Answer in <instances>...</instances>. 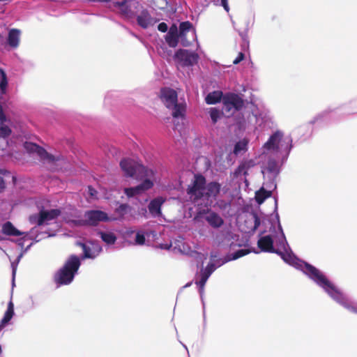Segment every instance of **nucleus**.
<instances>
[{
  "mask_svg": "<svg viewBox=\"0 0 357 357\" xmlns=\"http://www.w3.org/2000/svg\"><path fill=\"white\" fill-rule=\"evenodd\" d=\"M89 190L90 191L91 195H93V191L95 192V190L91 186L89 187Z\"/></svg>",
  "mask_w": 357,
  "mask_h": 357,
  "instance_id": "obj_60",
  "label": "nucleus"
},
{
  "mask_svg": "<svg viewBox=\"0 0 357 357\" xmlns=\"http://www.w3.org/2000/svg\"><path fill=\"white\" fill-rule=\"evenodd\" d=\"M220 5L224 8V9L226 12L229 13V6L228 4V0H221Z\"/></svg>",
  "mask_w": 357,
  "mask_h": 357,
  "instance_id": "obj_53",
  "label": "nucleus"
},
{
  "mask_svg": "<svg viewBox=\"0 0 357 357\" xmlns=\"http://www.w3.org/2000/svg\"><path fill=\"white\" fill-rule=\"evenodd\" d=\"M174 58L183 67H192L197 63L199 55L195 52L179 49L176 51Z\"/></svg>",
  "mask_w": 357,
  "mask_h": 357,
  "instance_id": "obj_11",
  "label": "nucleus"
},
{
  "mask_svg": "<svg viewBox=\"0 0 357 357\" xmlns=\"http://www.w3.org/2000/svg\"><path fill=\"white\" fill-rule=\"evenodd\" d=\"M249 139L244 137L238 140L234 144L233 153L238 156L241 154L245 153L248 151Z\"/></svg>",
  "mask_w": 357,
  "mask_h": 357,
  "instance_id": "obj_30",
  "label": "nucleus"
},
{
  "mask_svg": "<svg viewBox=\"0 0 357 357\" xmlns=\"http://www.w3.org/2000/svg\"><path fill=\"white\" fill-rule=\"evenodd\" d=\"M230 261H231V259L229 257V255L227 254L223 258H220V259H215L214 263L215 264V266H217V268H218Z\"/></svg>",
  "mask_w": 357,
  "mask_h": 357,
  "instance_id": "obj_46",
  "label": "nucleus"
},
{
  "mask_svg": "<svg viewBox=\"0 0 357 357\" xmlns=\"http://www.w3.org/2000/svg\"><path fill=\"white\" fill-rule=\"evenodd\" d=\"M192 282L187 283L183 287H188L191 285Z\"/></svg>",
  "mask_w": 357,
  "mask_h": 357,
  "instance_id": "obj_61",
  "label": "nucleus"
},
{
  "mask_svg": "<svg viewBox=\"0 0 357 357\" xmlns=\"http://www.w3.org/2000/svg\"><path fill=\"white\" fill-rule=\"evenodd\" d=\"M183 347L188 351V348H187V346L183 343H181Z\"/></svg>",
  "mask_w": 357,
  "mask_h": 357,
  "instance_id": "obj_62",
  "label": "nucleus"
},
{
  "mask_svg": "<svg viewBox=\"0 0 357 357\" xmlns=\"http://www.w3.org/2000/svg\"><path fill=\"white\" fill-rule=\"evenodd\" d=\"M280 172V167L275 159H269L267 161L266 168L261 170L264 178H266V176L277 178Z\"/></svg>",
  "mask_w": 357,
  "mask_h": 357,
  "instance_id": "obj_21",
  "label": "nucleus"
},
{
  "mask_svg": "<svg viewBox=\"0 0 357 357\" xmlns=\"http://www.w3.org/2000/svg\"><path fill=\"white\" fill-rule=\"evenodd\" d=\"M235 123L240 130L253 129L254 123L251 118V113H249L246 116L244 115L238 116L236 118Z\"/></svg>",
  "mask_w": 357,
  "mask_h": 357,
  "instance_id": "obj_24",
  "label": "nucleus"
},
{
  "mask_svg": "<svg viewBox=\"0 0 357 357\" xmlns=\"http://www.w3.org/2000/svg\"><path fill=\"white\" fill-rule=\"evenodd\" d=\"M24 255V253L22 251V252L17 256V259L15 261H17V264H18L21 259V258L23 257V255Z\"/></svg>",
  "mask_w": 357,
  "mask_h": 357,
  "instance_id": "obj_59",
  "label": "nucleus"
},
{
  "mask_svg": "<svg viewBox=\"0 0 357 357\" xmlns=\"http://www.w3.org/2000/svg\"><path fill=\"white\" fill-rule=\"evenodd\" d=\"M205 220L213 228H220L224 224V220L221 216L213 211H209L206 215Z\"/></svg>",
  "mask_w": 357,
  "mask_h": 357,
  "instance_id": "obj_25",
  "label": "nucleus"
},
{
  "mask_svg": "<svg viewBox=\"0 0 357 357\" xmlns=\"http://www.w3.org/2000/svg\"><path fill=\"white\" fill-rule=\"evenodd\" d=\"M77 245L81 247L83 250V255L82 256V259H95V255H93V252L92 251L91 247L89 245L82 243V242H77Z\"/></svg>",
  "mask_w": 357,
  "mask_h": 357,
  "instance_id": "obj_34",
  "label": "nucleus"
},
{
  "mask_svg": "<svg viewBox=\"0 0 357 357\" xmlns=\"http://www.w3.org/2000/svg\"><path fill=\"white\" fill-rule=\"evenodd\" d=\"M145 235L142 231H137L135 236V243L137 245H142L145 243Z\"/></svg>",
  "mask_w": 357,
  "mask_h": 357,
  "instance_id": "obj_44",
  "label": "nucleus"
},
{
  "mask_svg": "<svg viewBox=\"0 0 357 357\" xmlns=\"http://www.w3.org/2000/svg\"><path fill=\"white\" fill-rule=\"evenodd\" d=\"M217 266H215V264L214 262L210 261L205 268L202 266L200 270V279L199 280L195 281V284L198 287V291L200 295V298L202 300V305H203V331H205L206 321V314H205V303L204 301V287L210 276L212 273L216 270Z\"/></svg>",
  "mask_w": 357,
  "mask_h": 357,
  "instance_id": "obj_7",
  "label": "nucleus"
},
{
  "mask_svg": "<svg viewBox=\"0 0 357 357\" xmlns=\"http://www.w3.org/2000/svg\"><path fill=\"white\" fill-rule=\"evenodd\" d=\"M169 109L172 111V115L174 119L185 117V105L181 103H175Z\"/></svg>",
  "mask_w": 357,
  "mask_h": 357,
  "instance_id": "obj_32",
  "label": "nucleus"
},
{
  "mask_svg": "<svg viewBox=\"0 0 357 357\" xmlns=\"http://www.w3.org/2000/svg\"><path fill=\"white\" fill-rule=\"evenodd\" d=\"M24 236L16 241L17 244L23 248L24 242L26 238L28 236L29 239L34 241L35 243H38L41 240L52 236V235L48 234L47 231H41L37 227H33L28 233H24Z\"/></svg>",
  "mask_w": 357,
  "mask_h": 357,
  "instance_id": "obj_14",
  "label": "nucleus"
},
{
  "mask_svg": "<svg viewBox=\"0 0 357 357\" xmlns=\"http://www.w3.org/2000/svg\"><path fill=\"white\" fill-rule=\"evenodd\" d=\"M271 190H266L264 187L260 188L255 193V200L259 204H261L268 197H271Z\"/></svg>",
  "mask_w": 357,
  "mask_h": 357,
  "instance_id": "obj_36",
  "label": "nucleus"
},
{
  "mask_svg": "<svg viewBox=\"0 0 357 357\" xmlns=\"http://www.w3.org/2000/svg\"><path fill=\"white\" fill-rule=\"evenodd\" d=\"M11 132L12 130L8 126L3 124V123H0V137L9 138Z\"/></svg>",
  "mask_w": 357,
  "mask_h": 357,
  "instance_id": "obj_42",
  "label": "nucleus"
},
{
  "mask_svg": "<svg viewBox=\"0 0 357 357\" xmlns=\"http://www.w3.org/2000/svg\"><path fill=\"white\" fill-rule=\"evenodd\" d=\"M61 211L57 208L50 210H41L38 213L29 216V222L31 224H36L38 229L40 226L48 225L52 221L59 217Z\"/></svg>",
  "mask_w": 357,
  "mask_h": 357,
  "instance_id": "obj_8",
  "label": "nucleus"
},
{
  "mask_svg": "<svg viewBox=\"0 0 357 357\" xmlns=\"http://www.w3.org/2000/svg\"><path fill=\"white\" fill-rule=\"evenodd\" d=\"M254 165V162L252 160L241 162L234 171V175L238 176L241 174L246 176L248 174V170Z\"/></svg>",
  "mask_w": 357,
  "mask_h": 357,
  "instance_id": "obj_33",
  "label": "nucleus"
},
{
  "mask_svg": "<svg viewBox=\"0 0 357 357\" xmlns=\"http://www.w3.org/2000/svg\"><path fill=\"white\" fill-rule=\"evenodd\" d=\"M224 95L221 91H213L207 94L205 101L208 105H215L221 100L223 102Z\"/></svg>",
  "mask_w": 357,
  "mask_h": 357,
  "instance_id": "obj_31",
  "label": "nucleus"
},
{
  "mask_svg": "<svg viewBox=\"0 0 357 357\" xmlns=\"http://www.w3.org/2000/svg\"><path fill=\"white\" fill-rule=\"evenodd\" d=\"M98 234L102 241L107 243L108 245L114 244L116 241V236L112 232L100 231L98 232Z\"/></svg>",
  "mask_w": 357,
  "mask_h": 357,
  "instance_id": "obj_35",
  "label": "nucleus"
},
{
  "mask_svg": "<svg viewBox=\"0 0 357 357\" xmlns=\"http://www.w3.org/2000/svg\"><path fill=\"white\" fill-rule=\"evenodd\" d=\"M263 147L267 151L280 153L282 155L281 162L282 165L287 160L293 148V140L291 136L284 138V132L277 130L270 135Z\"/></svg>",
  "mask_w": 357,
  "mask_h": 357,
  "instance_id": "obj_4",
  "label": "nucleus"
},
{
  "mask_svg": "<svg viewBox=\"0 0 357 357\" xmlns=\"http://www.w3.org/2000/svg\"><path fill=\"white\" fill-rule=\"evenodd\" d=\"M142 10L136 15L137 24L143 29H147L150 26L154 25L157 20L151 17L149 11L141 6Z\"/></svg>",
  "mask_w": 357,
  "mask_h": 357,
  "instance_id": "obj_17",
  "label": "nucleus"
},
{
  "mask_svg": "<svg viewBox=\"0 0 357 357\" xmlns=\"http://www.w3.org/2000/svg\"><path fill=\"white\" fill-rule=\"evenodd\" d=\"M20 31L17 29H11L8 31L7 42L12 48H17L20 43Z\"/></svg>",
  "mask_w": 357,
  "mask_h": 357,
  "instance_id": "obj_28",
  "label": "nucleus"
},
{
  "mask_svg": "<svg viewBox=\"0 0 357 357\" xmlns=\"http://www.w3.org/2000/svg\"><path fill=\"white\" fill-rule=\"evenodd\" d=\"M15 314L14 304L12 301L8 303L7 310H6L3 318L0 321V332L8 325Z\"/></svg>",
  "mask_w": 357,
  "mask_h": 357,
  "instance_id": "obj_27",
  "label": "nucleus"
},
{
  "mask_svg": "<svg viewBox=\"0 0 357 357\" xmlns=\"http://www.w3.org/2000/svg\"><path fill=\"white\" fill-rule=\"evenodd\" d=\"M245 58V54L243 52H239L236 58L233 61L234 64H238L242 61Z\"/></svg>",
  "mask_w": 357,
  "mask_h": 357,
  "instance_id": "obj_50",
  "label": "nucleus"
},
{
  "mask_svg": "<svg viewBox=\"0 0 357 357\" xmlns=\"http://www.w3.org/2000/svg\"><path fill=\"white\" fill-rule=\"evenodd\" d=\"M222 104L227 112L239 111L244 107V100L238 94L228 92L224 95Z\"/></svg>",
  "mask_w": 357,
  "mask_h": 357,
  "instance_id": "obj_13",
  "label": "nucleus"
},
{
  "mask_svg": "<svg viewBox=\"0 0 357 357\" xmlns=\"http://www.w3.org/2000/svg\"><path fill=\"white\" fill-rule=\"evenodd\" d=\"M80 266V258L75 255H70L63 266L54 275L53 280L56 288L71 284L77 274Z\"/></svg>",
  "mask_w": 357,
  "mask_h": 357,
  "instance_id": "obj_5",
  "label": "nucleus"
},
{
  "mask_svg": "<svg viewBox=\"0 0 357 357\" xmlns=\"http://www.w3.org/2000/svg\"><path fill=\"white\" fill-rule=\"evenodd\" d=\"M6 120V116L3 112L1 105H0V121H1V123H3Z\"/></svg>",
  "mask_w": 357,
  "mask_h": 357,
  "instance_id": "obj_54",
  "label": "nucleus"
},
{
  "mask_svg": "<svg viewBox=\"0 0 357 357\" xmlns=\"http://www.w3.org/2000/svg\"><path fill=\"white\" fill-rule=\"evenodd\" d=\"M335 302L342 306L346 310L349 312L357 314V302L351 299L349 296H347L345 294H344L342 291L339 294L338 297L336 298Z\"/></svg>",
  "mask_w": 357,
  "mask_h": 357,
  "instance_id": "obj_19",
  "label": "nucleus"
},
{
  "mask_svg": "<svg viewBox=\"0 0 357 357\" xmlns=\"http://www.w3.org/2000/svg\"><path fill=\"white\" fill-rule=\"evenodd\" d=\"M180 34L177 26L173 24L169 29L165 36V40L170 47H176L178 45Z\"/></svg>",
  "mask_w": 357,
  "mask_h": 357,
  "instance_id": "obj_22",
  "label": "nucleus"
},
{
  "mask_svg": "<svg viewBox=\"0 0 357 357\" xmlns=\"http://www.w3.org/2000/svg\"><path fill=\"white\" fill-rule=\"evenodd\" d=\"M206 183V179L202 174H195L192 183L188 186V195L197 200L204 199Z\"/></svg>",
  "mask_w": 357,
  "mask_h": 357,
  "instance_id": "obj_9",
  "label": "nucleus"
},
{
  "mask_svg": "<svg viewBox=\"0 0 357 357\" xmlns=\"http://www.w3.org/2000/svg\"><path fill=\"white\" fill-rule=\"evenodd\" d=\"M222 185L218 181H210L206 183L204 198L216 199L220 192Z\"/></svg>",
  "mask_w": 357,
  "mask_h": 357,
  "instance_id": "obj_20",
  "label": "nucleus"
},
{
  "mask_svg": "<svg viewBox=\"0 0 357 357\" xmlns=\"http://www.w3.org/2000/svg\"><path fill=\"white\" fill-rule=\"evenodd\" d=\"M24 147L28 152L37 153L41 160L49 163L54 164L63 160L60 156H54L49 153L44 148L33 142H26L24 144Z\"/></svg>",
  "mask_w": 357,
  "mask_h": 357,
  "instance_id": "obj_10",
  "label": "nucleus"
},
{
  "mask_svg": "<svg viewBox=\"0 0 357 357\" xmlns=\"http://www.w3.org/2000/svg\"><path fill=\"white\" fill-rule=\"evenodd\" d=\"M17 261H15L11 263L12 268V275H13V284H14V279L16 273L17 266Z\"/></svg>",
  "mask_w": 357,
  "mask_h": 357,
  "instance_id": "obj_51",
  "label": "nucleus"
},
{
  "mask_svg": "<svg viewBox=\"0 0 357 357\" xmlns=\"http://www.w3.org/2000/svg\"><path fill=\"white\" fill-rule=\"evenodd\" d=\"M132 208L128 204H120L114 210L116 218H112V220H130L132 216Z\"/></svg>",
  "mask_w": 357,
  "mask_h": 357,
  "instance_id": "obj_18",
  "label": "nucleus"
},
{
  "mask_svg": "<svg viewBox=\"0 0 357 357\" xmlns=\"http://www.w3.org/2000/svg\"><path fill=\"white\" fill-rule=\"evenodd\" d=\"M120 167L125 176L142 181L136 186L125 188L124 193L128 197L141 195L153 186L152 179L154 178L155 172L152 169L147 168L130 158L122 159Z\"/></svg>",
  "mask_w": 357,
  "mask_h": 357,
  "instance_id": "obj_2",
  "label": "nucleus"
},
{
  "mask_svg": "<svg viewBox=\"0 0 357 357\" xmlns=\"http://www.w3.org/2000/svg\"><path fill=\"white\" fill-rule=\"evenodd\" d=\"M0 93L5 94L8 86V79L5 71L0 68Z\"/></svg>",
  "mask_w": 357,
  "mask_h": 357,
  "instance_id": "obj_38",
  "label": "nucleus"
},
{
  "mask_svg": "<svg viewBox=\"0 0 357 357\" xmlns=\"http://www.w3.org/2000/svg\"><path fill=\"white\" fill-rule=\"evenodd\" d=\"M89 244L91 247L93 255H95V258H96L102 252V246L98 243L89 242Z\"/></svg>",
  "mask_w": 357,
  "mask_h": 357,
  "instance_id": "obj_43",
  "label": "nucleus"
},
{
  "mask_svg": "<svg viewBox=\"0 0 357 357\" xmlns=\"http://www.w3.org/2000/svg\"><path fill=\"white\" fill-rule=\"evenodd\" d=\"M8 146V138L0 137V149L2 151L6 150Z\"/></svg>",
  "mask_w": 357,
  "mask_h": 357,
  "instance_id": "obj_48",
  "label": "nucleus"
},
{
  "mask_svg": "<svg viewBox=\"0 0 357 357\" xmlns=\"http://www.w3.org/2000/svg\"><path fill=\"white\" fill-rule=\"evenodd\" d=\"M264 178L265 181L264 183L263 187L266 188L265 189L266 190H271L272 192L277 188L276 178L266 176V178Z\"/></svg>",
  "mask_w": 357,
  "mask_h": 357,
  "instance_id": "obj_39",
  "label": "nucleus"
},
{
  "mask_svg": "<svg viewBox=\"0 0 357 357\" xmlns=\"http://www.w3.org/2000/svg\"><path fill=\"white\" fill-rule=\"evenodd\" d=\"M33 243H35V242L33 241V242L31 243L26 248H24L22 250V252L24 253H26L30 249V248L33 245Z\"/></svg>",
  "mask_w": 357,
  "mask_h": 357,
  "instance_id": "obj_58",
  "label": "nucleus"
},
{
  "mask_svg": "<svg viewBox=\"0 0 357 357\" xmlns=\"http://www.w3.org/2000/svg\"><path fill=\"white\" fill-rule=\"evenodd\" d=\"M10 172L6 169H0V192H1L6 188L4 180L2 176H6Z\"/></svg>",
  "mask_w": 357,
  "mask_h": 357,
  "instance_id": "obj_45",
  "label": "nucleus"
},
{
  "mask_svg": "<svg viewBox=\"0 0 357 357\" xmlns=\"http://www.w3.org/2000/svg\"><path fill=\"white\" fill-rule=\"evenodd\" d=\"M357 105V100L351 101L348 105L342 106L340 108L328 109L323 111L318 114L314 117L312 120L309 121L307 123L304 124L297 128L294 132L301 134L303 131H306L301 136V140L304 141L310 137L312 135V126L314 124L322 125L328 123L333 120L336 119V117L340 114H350L357 112L356 105Z\"/></svg>",
  "mask_w": 357,
  "mask_h": 357,
  "instance_id": "obj_3",
  "label": "nucleus"
},
{
  "mask_svg": "<svg viewBox=\"0 0 357 357\" xmlns=\"http://www.w3.org/2000/svg\"><path fill=\"white\" fill-rule=\"evenodd\" d=\"M12 178H13V182L15 183V181H16V178H15V176H13Z\"/></svg>",
  "mask_w": 357,
  "mask_h": 357,
  "instance_id": "obj_63",
  "label": "nucleus"
},
{
  "mask_svg": "<svg viewBox=\"0 0 357 357\" xmlns=\"http://www.w3.org/2000/svg\"><path fill=\"white\" fill-rule=\"evenodd\" d=\"M181 39V43L183 46L187 47L190 45V43L185 40V38H179Z\"/></svg>",
  "mask_w": 357,
  "mask_h": 357,
  "instance_id": "obj_55",
  "label": "nucleus"
},
{
  "mask_svg": "<svg viewBox=\"0 0 357 357\" xmlns=\"http://www.w3.org/2000/svg\"><path fill=\"white\" fill-rule=\"evenodd\" d=\"M116 5L119 8L121 13L128 19H132L136 16L134 9H138L140 6L138 2L127 3L126 0L118 1Z\"/></svg>",
  "mask_w": 357,
  "mask_h": 357,
  "instance_id": "obj_16",
  "label": "nucleus"
},
{
  "mask_svg": "<svg viewBox=\"0 0 357 357\" xmlns=\"http://www.w3.org/2000/svg\"><path fill=\"white\" fill-rule=\"evenodd\" d=\"M1 233L9 236H20L24 234V232H22L17 229L10 221H7L2 225Z\"/></svg>",
  "mask_w": 357,
  "mask_h": 357,
  "instance_id": "obj_26",
  "label": "nucleus"
},
{
  "mask_svg": "<svg viewBox=\"0 0 357 357\" xmlns=\"http://www.w3.org/2000/svg\"><path fill=\"white\" fill-rule=\"evenodd\" d=\"M253 252H254L255 253H256V254H259V251H255V250H254Z\"/></svg>",
  "mask_w": 357,
  "mask_h": 357,
  "instance_id": "obj_64",
  "label": "nucleus"
},
{
  "mask_svg": "<svg viewBox=\"0 0 357 357\" xmlns=\"http://www.w3.org/2000/svg\"><path fill=\"white\" fill-rule=\"evenodd\" d=\"M250 252V251L248 249H239L231 254H228L229 255V257L231 259V261L232 260H236L240 257H242L248 254H249Z\"/></svg>",
  "mask_w": 357,
  "mask_h": 357,
  "instance_id": "obj_41",
  "label": "nucleus"
},
{
  "mask_svg": "<svg viewBox=\"0 0 357 357\" xmlns=\"http://www.w3.org/2000/svg\"><path fill=\"white\" fill-rule=\"evenodd\" d=\"M90 2H98V3H109L112 0H88Z\"/></svg>",
  "mask_w": 357,
  "mask_h": 357,
  "instance_id": "obj_57",
  "label": "nucleus"
},
{
  "mask_svg": "<svg viewBox=\"0 0 357 357\" xmlns=\"http://www.w3.org/2000/svg\"><path fill=\"white\" fill-rule=\"evenodd\" d=\"M158 31H160V32H162V33H165L167 31H169L168 26L165 22H160L158 25Z\"/></svg>",
  "mask_w": 357,
  "mask_h": 357,
  "instance_id": "obj_49",
  "label": "nucleus"
},
{
  "mask_svg": "<svg viewBox=\"0 0 357 357\" xmlns=\"http://www.w3.org/2000/svg\"><path fill=\"white\" fill-rule=\"evenodd\" d=\"M219 257L218 251H211L210 253V261L214 262L215 259Z\"/></svg>",
  "mask_w": 357,
  "mask_h": 357,
  "instance_id": "obj_52",
  "label": "nucleus"
},
{
  "mask_svg": "<svg viewBox=\"0 0 357 357\" xmlns=\"http://www.w3.org/2000/svg\"><path fill=\"white\" fill-rule=\"evenodd\" d=\"M192 29V24L189 21L182 22L179 24L178 33L180 38H185L186 33Z\"/></svg>",
  "mask_w": 357,
  "mask_h": 357,
  "instance_id": "obj_37",
  "label": "nucleus"
},
{
  "mask_svg": "<svg viewBox=\"0 0 357 357\" xmlns=\"http://www.w3.org/2000/svg\"><path fill=\"white\" fill-rule=\"evenodd\" d=\"M111 220L107 213L100 210H89L84 213V220L79 221L82 225L96 226L100 222Z\"/></svg>",
  "mask_w": 357,
  "mask_h": 357,
  "instance_id": "obj_12",
  "label": "nucleus"
},
{
  "mask_svg": "<svg viewBox=\"0 0 357 357\" xmlns=\"http://www.w3.org/2000/svg\"><path fill=\"white\" fill-rule=\"evenodd\" d=\"M160 98L161 101L168 109L178 102V94L176 91L169 87H164L160 89Z\"/></svg>",
  "mask_w": 357,
  "mask_h": 357,
  "instance_id": "obj_15",
  "label": "nucleus"
},
{
  "mask_svg": "<svg viewBox=\"0 0 357 357\" xmlns=\"http://www.w3.org/2000/svg\"><path fill=\"white\" fill-rule=\"evenodd\" d=\"M184 250L183 252L186 255L190 257L191 258L194 259L196 262L197 263V267H199V266H203V264L204 263V261L206 259V255L197 252L196 250H192L188 248V251L185 250V247L183 246Z\"/></svg>",
  "mask_w": 357,
  "mask_h": 357,
  "instance_id": "obj_29",
  "label": "nucleus"
},
{
  "mask_svg": "<svg viewBox=\"0 0 357 357\" xmlns=\"http://www.w3.org/2000/svg\"><path fill=\"white\" fill-rule=\"evenodd\" d=\"M90 2H98V3H109L112 0H88Z\"/></svg>",
  "mask_w": 357,
  "mask_h": 357,
  "instance_id": "obj_56",
  "label": "nucleus"
},
{
  "mask_svg": "<svg viewBox=\"0 0 357 357\" xmlns=\"http://www.w3.org/2000/svg\"><path fill=\"white\" fill-rule=\"evenodd\" d=\"M164 202L165 199L162 197L154 198L149 202L148 208L153 217L156 218L162 215L161 207Z\"/></svg>",
  "mask_w": 357,
  "mask_h": 357,
  "instance_id": "obj_23",
  "label": "nucleus"
},
{
  "mask_svg": "<svg viewBox=\"0 0 357 357\" xmlns=\"http://www.w3.org/2000/svg\"><path fill=\"white\" fill-rule=\"evenodd\" d=\"M251 118L253 120V129L255 130H272L277 126L271 112L266 109L252 112Z\"/></svg>",
  "mask_w": 357,
  "mask_h": 357,
  "instance_id": "obj_6",
  "label": "nucleus"
},
{
  "mask_svg": "<svg viewBox=\"0 0 357 357\" xmlns=\"http://www.w3.org/2000/svg\"><path fill=\"white\" fill-rule=\"evenodd\" d=\"M237 31L238 33V35L241 38L242 40L245 43L248 44V43H249V41H248V29L246 28L245 30L243 31H239V30H237Z\"/></svg>",
  "mask_w": 357,
  "mask_h": 357,
  "instance_id": "obj_47",
  "label": "nucleus"
},
{
  "mask_svg": "<svg viewBox=\"0 0 357 357\" xmlns=\"http://www.w3.org/2000/svg\"><path fill=\"white\" fill-rule=\"evenodd\" d=\"M278 208V199L275 196L274 215L260 217L256 212L251 213L254 220L252 230L255 231L261 225L264 227L257 241L260 252L278 255L286 263L301 271L335 301L341 290L322 271L310 264L299 259L294 254L280 224Z\"/></svg>",
  "mask_w": 357,
  "mask_h": 357,
  "instance_id": "obj_1",
  "label": "nucleus"
},
{
  "mask_svg": "<svg viewBox=\"0 0 357 357\" xmlns=\"http://www.w3.org/2000/svg\"><path fill=\"white\" fill-rule=\"evenodd\" d=\"M209 115L213 123H216L222 115V112L216 107L209 109Z\"/></svg>",
  "mask_w": 357,
  "mask_h": 357,
  "instance_id": "obj_40",
  "label": "nucleus"
}]
</instances>
